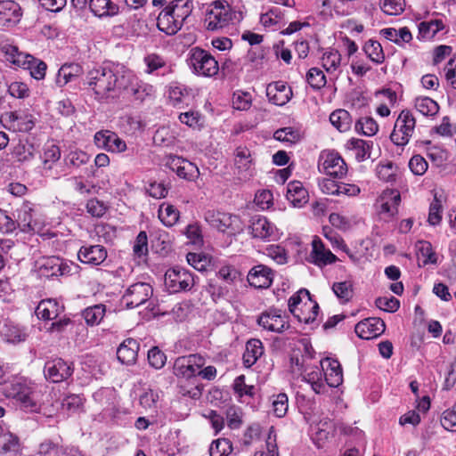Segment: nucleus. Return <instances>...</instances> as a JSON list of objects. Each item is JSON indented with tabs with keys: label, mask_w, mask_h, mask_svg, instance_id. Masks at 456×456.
Here are the masks:
<instances>
[{
	"label": "nucleus",
	"mask_w": 456,
	"mask_h": 456,
	"mask_svg": "<svg viewBox=\"0 0 456 456\" xmlns=\"http://www.w3.org/2000/svg\"><path fill=\"white\" fill-rule=\"evenodd\" d=\"M205 219L212 227L222 232H228L233 233L240 228L239 217L228 213L208 211L205 214Z\"/></svg>",
	"instance_id": "obj_11"
},
{
	"label": "nucleus",
	"mask_w": 456,
	"mask_h": 456,
	"mask_svg": "<svg viewBox=\"0 0 456 456\" xmlns=\"http://www.w3.org/2000/svg\"><path fill=\"white\" fill-rule=\"evenodd\" d=\"M444 28L441 20H434L430 21H423L419 25V33L422 38L430 39L436 36L437 32Z\"/></svg>",
	"instance_id": "obj_39"
},
{
	"label": "nucleus",
	"mask_w": 456,
	"mask_h": 456,
	"mask_svg": "<svg viewBox=\"0 0 456 456\" xmlns=\"http://www.w3.org/2000/svg\"><path fill=\"white\" fill-rule=\"evenodd\" d=\"M106 308L102 304L94 305L86 308L82 312V316L88 325H98L105 315Z\"/></svg>",
	"instance_id": "obj_37"
},
{
	"label": "nucleus",
	"mask_w": 456,
	"mask_h": 456,
	"mask_svg": "<svg viewBox=\"0 0 456 456\" xmlns=\"http://www.w3.org/2000/svg\"><path fill=\"white\" fill-rule=\"evenodd\" d=\"M341 55L338 51H330L323 53L322 66L327 71L336 69L340 63Z\"/></svg>",
	"instance_id": "obj_63"
},
{
	"label": "nucleus",
	"mask_w": 456,
	"mask_h": 456,
	"mask_svg": "<svg viewBox=\"0 0 456 456\" xmlns=\"http://www.w3.org/2000/svg\"><path fill=\"white\" fill-rule=\"evenodd\" d=\"M1 392L6 397L16 399L24 409L29 411H36L40 404L39 393L36 388L18 379L3 382Z\"/></svg>",
	"instance_id": "obj_2"
},
{
	"label": "nucleus",
	"mask_w": 456,
	"mask_h": 456,
	"mask_svg": "<svg viewBox=\"0 0 456 456\" xmlns=\"http://www.w3.org/2000/svg\"><path fill=\"white\" fill-rule=\"evenodd\" d=\"M385 329L386 325L382 319L371 317L359 322L354 327V331L359 338L370 339L380 336Z\"/></svg>",
	"instance_id": "obj_15"
},
{
	"label": "nucleus",
	"mask_w": 456,
	"mask_h": 456,
	"mask_svg": "<svg viewBox=\"0 0 456 456\" xmlns=\"http://www.w3.org/2000/svg\"><path fill=\"white\" fill-rule=\"evenodd\" d=\"M83 405V398L78 395H69L62 399L61 407L69 412H76Z\"/></svg>",
	"instance_id": "obj_62"
},
{
	"label": "nucleus",
	"mask_w": 456,
	"mask_h": 456,
	"mask_svg": "<svg viewBox=\"0 0 456 456\" xmlns=\"http://www.w3.org/2000/svg\"><path fill=\"white\" fill-rule=\"evenodd\" d=\"M77 257L84 264L99 265L106 259L107 250L102 245L84 246L80 248Z\"/></svg>",
	"instance_id": "obj_20"
},
{
	"label": "nucleus",
	"mask_w": 456,
	"mask_h": 456,
	"mask_svg": "<svg viewBox=\"0 0 456 456\" xmlns=\"http://www.w3.org/2000/svg\"><path fill=\"white\" fill-rule=\"evenodd\" d=\"M232 452V444L226 438L213 441L209 448L210 456H228Z\"/></svg>",
	"instance_id": "obj_43"
},
{
	"label": "nucleus",
	"mask_w": 456,
	"mask_h": 456,
	"mask_svg": "<svg viewBox=\"0 0 456 456\" xmlns=\"http://www.w3.org/2000/svg\"><path fill=\"white\" fill-rule=\"evenodd\" d=\"M252 98L249 93L238 92L233 94L232 106L239 110H247L250 108Z\"/></svg>",
	"instance_id": "obj_55"
},
{
	"label": "nucleus",
	"mask_w": 456,
	"mask_h": 456,
	"mask_svg": "<svg viewBox=\"0 0 456 456\" xmlns=\"http://www.w3.org/2000/svg\"><path fill=\"white\" fill-rule=\"evenodd\" d=\"M264 354L263 344L259 339H249L246 344V350L243 354V362L246 367H251L257 359Z\"/></svg>",
	"instance_id": "obj_31"
},
{
	"label": "nucleus",
	"mask_w": 456,
	"mask_h": 456,
	"mask_svg": "<svg viewBox=\"0 0 456 456\" xmlns=\"http://www.w3.org/2000/svg\"><path fill=\"white\" fill-rule=\"evenodd\" d=\"M131 73L119 65L109 63L94 67L86 75V84L97 100L108 99L126 89L131 80Z\"/></svg>",
	"instance_id": "obj_1"
},
{
	"label": "nucleus",
	"mask_w": 456,
	"mask_h": 456,
	"mask_svg": "<svg viewBox=\"0 0 456 456\" xmlns=\"http://www.w3.org/2000/svg\"><path fill=\"white\" fill-rule=\"evenodd\" d=\"M194 277L187 270L175 267L167 271L165 274V285L171 293L181 290H189L194 285Z\"/></svg>",
	"instance_id": "obj_7"
},
{
	"label": "nucleus",
	"mask_w": 456,
	"mask_h": 456,
	"mask_svg": "<svg viewBox=\"0 0 456 456\" xmlns=\"http://www.w3.org/2000/svg\"><path fill=\"white\" fill-rule=\"evenodd\" d=\"M176 175L185 180L192 181L199 176L200 171L195 164L184 159L179 169H177Z\"/></svg>",
	"instance_id": "obj_48"
},
{
	"label": "nucleus",
	"mask_w": 456,
	"mask_h": 456,
	"mask_svg": "<svg viewBox=\"0 0 456 456\" xmlns=\"http://www.w3.org/2000/svg\"><path fill=\"white\" fill-rule=\"evenodd\" d=\"M325 379L330 387H337L343 381L340 363L337 360L326 359L322 363Z\"/></svg>",
	"instance_id": "obj_25"
},
{
	"label": "nucleus",
	"mask_w": 456,
	"mask_h": 456,
	"mask_svg": "<svg viewBox=\"0 0 456 456\" xmlns=\"http://www.w3.org/2000/svg\"><path fill=\"white\" fill-rule=\"evenodd\" d=\"M3 334L5 340L12 344H18L25 341L28 336L24 330L14 325H5Z\"/></svg>",
	"instance_id": "obj_44"
},
{
	"label": "nucleus",
	"mask_w": 456,
	"mask_h": 456,
	"mask_svg": "<svg viewBox=\"0 0 456 456\" xmlns=\"http://www.w3.org/2000/svg\"><path fill=\"white\" fill-rule=\"evenodd\" d=\"M34 138L29 135L20 137L17 144L12 149V155L20 162L28 161L37 151L38 145L33 142Z\"/></svg>",
	"instance_id": "obj_21"
},
{
	"label": "nucleus",
	"mask_w": 456,
	"mask_h": 456,
	"mask_svg": "<svg viewBox=\"0 0 456 456\" xmlns=\"http://www.w3.org/2000/svg\"><path fill=\"white\" fill-rule=\"evenodd\" d=\"M61 157V151L58 146L51 145L48 147L45 152L43 157V164L45 170H51L53 163L59 160Z\"/></svg>",
	"instance_id": "obj_58"
},
{
	"label": "nucleus",
	"mask_w": 456,
	"mask_h": 456,
	"mask_svg": "<svg viewBox=\"0 0 456 456\" xmlns=\"http://www.w3.org/2000/svg\"><path fill=\"white\" fill-rule=\"evenodd\" d=\"M312 247L310 257L314 265L322 267L336 262L337 256L330 249L325 248L320 239H314L312 242Z\"/></svg>",
	"instance_id": "obj_22"
},
{
	"label": "nucleus",
	"mask_w": 456,
	"mask_h": 456,
	"mask_svg": "<svg viewBox=\"0 0 456 456\" xmlns=\"http://www.w3.org/2000/svg\"><path fill=\"white\" fill-rule=\"evenodd\" d=\"M428 162L420 155H414L409 161V167L414 175H422L428 169Z\"/></svg>",
	"instance_id": "obj_64"
},
{
	"label": "nucleus",
	"mask_w": 456,
	"mask_h": 456,
	"mask_svg": "<svg viewBox=\"0 0 456 456\" xmlns=\"http://www.w3.org/2000/svg\"><path fill=\"white\" fill-rule=\"evenodd\" d=\"M355 130L366 136H372L378 132L379 126L372 118L363 117L355 123Z\"/></svg>",
	"instance_id": "obj_45"
},
{
	"label": "nucleus",
	"mask_w": 456,
	"mask_h": 456,
	"mask_svg": "<svg viewBox=\"0 0 456 456\" xmlns=\"http://www.w3.org/2000/svg\"><path fill=\"white\" fill-rule=\"evenodd\" d=\"M375 305L380 310L389 313H395V311L398 310L400 306V302L397 298L394 297H380L376 299Z\"/></svg>",
	"instance_id": "obj_57"
},
{
	"label": "nucleus",
	"mask_w": 456,
	"mask_h": 456,
	"mask_svg": "<svg viewBox=\"0 0 456 456\" xmlns=\"http://www.w3.org/2000/svg\"><path fill=\"white\" fill-rule=\"evenodd\" d=\"M130 90L134 100L140 102L145 101L146 98L151 97L154 93L152 86L142 82H136L135 84L131 83Z\"/></svg>",
	"instance_id": "obj_42"
},
{
	"label": "nucleus",
	"mask_w": 456,
	"mask_h": 456,
	"mask_svg": "<svg viewBox=\"0 0 456 456\" xmlns=\"http://www.w3.org/2000/svg\"><path fill=\"white\" fill-rule=\"evenodd\" d=\"M20 444L17 436L5 432L0 427V453L13 452L14 454H20Z\"/></svg>",
	"instance_id": "obj_32"
},
{
	"label": "nucleus",
	"mask_w": 456,
	"mask_h": 456,
	"mask_svg": "<svg viewBox=\"0 0 456 456\" xmlns=\"http://www.w3.org/2000/svg\"><path fill=\"white\" fill-rule=\"evenodd\" d=\"M398 167L392 162L388 161L386 164H379L377 167V175L380 180L387 183H393L396 179Z\"/></svg>",
	"instance_id": "obj_46"
},
{
	"label": "nucleus",
	"mask_w": 456,
	"mask_h": 456,
	"mask_svg": "<svg viewBox=\"0 0 456 456\" xmlns=\"http://www.w3.org/2000/svg\"><path fill=\"white\" fill-rule=\"evenodd\" d=\"M416 126V119L408 110L400 112L390 134L391 141L398 145H406L411 137Z\"/></svg>",
	"instance_id": "obj_6"
},
{
	"label": "nucleus",
	"mask_w": 456,
	"mask_h": 456,
	"mask_svg": "<svg viewBox=\"0 0 456 456\" xmlns=\"http://www.w3.org/2000/svg\"><path fill=\"white\" fill-rule=\"evenodd\" d=\"M46 69L47 66L43 61L34 57L33 61L29 62V65H27L25 69L29 71V74L32 77L39 80L45 77Z\"/></svg>",
	"instance_id": "obj_59"
},
{
	"label": "nucleus",
	"mask_w": 456,
	"mask_h": 456,
	"mask_svg": "<svg viewBox=\"0 0 456 456\" xmlns=\"http://www.w3.org/2000/svg\"><path fill=\"white\" fill-rule=\"evenodd\" d=\"M5 53L9 61L24 69L34 60V56L19 51L18 47L14 45H7L5 47Z\"/></svg>",
	"instance_id": "obj_33"
},
{
	"label": "nucleus",
	"mask_w": 456,
	"mask_h": 456,
	"mask_svg": "<svg viewBox=\"0 0 456 456\" xmlns=\"http://www.w3.org/2000/svg\"><path fill=\"white\" fill-rule=\"evenodd\" d=\"M332 290L338 298L345 301H349L353 297V288L350 281L335 282Z\"/></svg>",
	"instance_id": "obj_56"
},
{
	"label": "nucleus",
	"mask_w": 456,
	"mask_h": 456,
	"mask_svg": "<svg viewBox=\"0 0 456 456\" xmlns=\"http://www.w3.org/2000/svg\"><path fill=\"white\" fill-rule=\"evenodd\" d=\"M94 142L97 147L112 152H122L126 149V142L109 130L97 132L94 134Z\"/></svg>",
	"instance_id": "obj_17"
},
{
	"label": "nucleus",
	"mask_w": 456,
	"mask_h": 456,
	"mask_svg": "<svg viewBox=\"0 0 456 456\" xmlns=\"http://www.w3.org/2000/svg\"><path fill=\"white\" fill-rule=\"evenodd\" d=\"M83 68L78 63L71 62L63 64L56 76V84L62 87L68 83L83 74Z\"/></svg>",
	"instance_id": "obj_27"
},
{
	"label": "nucleus",
	"mask_w": 456,
	"mask_h": 456,
	"mask_svg": "<svg viewBox=\"0 0 456 456\" xmlns=\"http://www.w3.org/2000/svg\"><path fill=\"white\" fill-rule=\"evenodd\" d=\"M63 311V307L54 299L42 300L36 310L38 318L43 320H54Z\"/></svg>",
	"instance_id": "obj_30"
},
{
	"label": "nucleus",
	"mask_w": 456,
	"mask_h": 456,
	"mask_svg": "<svg viewBox=\"0 0 456 456\" xmlns=\"http://www.w3.org/2000/svg\"><path fill=\"white\" fill-rule=\"evenodd\" d=\"M266 96L269 102L282 106L292 97V90L282 81L270 83L266 87Z\"/></svg>",
	"instance_id": "obj_19"
},
{
	"label": "nucleus",
	"mask_w": 456,
	"mask_h": 456,
	"mask_svg": "<svg viewBox=\"0 0 456 456\" xmlns=\"http://www.w3.org/2000/svg\"><path fill=\"white\" fill-rule=\"evenodd\" d=\"M159 218L166 226H172L178 221L179 211L172 205L162 204L159 208Z\"/></svg>",
	"instance_id": "obj_38"
},
{
	"label": "nucleus",
	"mask_w": 456,
	"mask_h": 456,
	"mask_svg": "<svg viewBox=\"0 0 456 456\" xmlns=\"http://www.w3.org/2000/svg\"><path fill=\"white\" fill-rule=\"evenodd\" d=\"M289 309L299 322L310 323L315 320L319 305L316 302L313 304L310 292L302 289L289 298Z\"/></svg>",
	"instance_id": "obj_3"
},
{
	"label": "nucleus",
	"mask_w": 456,
	"mask_h": 456,
	"mask_svg": "<svg viewBox=\"0 0 456 456\" xmlns=\"http://www.w3.org/2000/svg\"><path fill=\"white\" fill-rule=\"evenodd\" d=\"M348 149L354 151L356 159L361 162L370 157L371 142H367L358 138H352L347 142Z\"/></svg>",
	"instance_id": "obj_36"
},
{
	"label": "nucleus",
	"mask_w": 456,
	"mask_h": 456,
	"mask_svg": "<svg viewBox=\"0 0 456 456\" xmlns=\"http://www.w3.org/2000/svg\"><path fill=\"white\" fill-rule=\"evenodd\" d=\"M158 28L167 35H175L183 25L172 15L170 10L166 7L159 14L157 20Z\"/></svg>",
	"instance_id": "obj_28"
},
{
	"label": "nucleus",
	"mask_w": 456,
	"mask_h": 456,
	"mask_svg": "<svg viewBox=\"0 0 456 456\" xmlns=\"http://www.w3.org/2000/svg\"><path fill=\"white\" fill-rule=\"evenodd\" d=\"M88 6L94 16L99 18L114 17L119 12V7L111 0H89Z\"/></svg>",
	"instance_id": "obj_24"
},
{
	"label": "nucleus",
	"mask_w": 456,
	"mask_h": 456,
	"mask_svg": "<svg viewBox=\"0 0 456 456\" xmlns=\"http://www.w3.org/2000/svg\"><path fill=\"white\" fill-rule=\"evenodd\" d=\"M249 229L253 238L264 241H274L279 239L277 228L265 216H254Z\"/></svg>",
	"instance_id": "obj_10"
},
{
	"label": "nucleus",
	"mask_w": 456,
	"mask_h": 456,
	"mask_svg": "<svg viewBox=\"0 0 456 456\" xmlns=\"http://www.w3.org/2000/svg\"><path fill=\"white\" fill-rule=\"evenodd\" d=\"M363 51L367 56L377 64L382 63L385 60L382 46L378 41H367L363 46Z\"/></svg>",
	"instance_id": "obj_40"
},
{
	"label": "nucleus",
	"mask_w": 456,
	"mask_h": 456,
	"mask_svg": "<svg viewBox=\"0 0 456 456\" xmlns=\"http://www.w3.org/2000/svg\"><path fill=\"white\" fill-rule=\"evenodd\" d=\"M73 370L71 363L65 362L61 358H57L45 363L44 374L46 379L53 383H59L71 377Z\"/></svg>",
	"instance_id": "obj_12"
},
{
	"label": "nucleus",
	"mask_w": 456,
	"mask_h": 456,
	"mask_svg": "<svg viewBox=\"0 0 456 456\" xmlns=\"http://www.w3.org/2000/svg\"><path fill=\"white\" fill-rule=\"evenodd\" d=\"M172 15L183 25L185 20L191 12V4L190 0H175L170 5L167 6Z\"/></svg>",
	"instance_id": "obj_35"
},
{
	"label": "nucleus",
	"mask_w": 456,
	"mask_h": 456,
	"mask_svg": "<svg viewBox=\"0 0 456 456\" xmlns=\"http://www.w3.org/2000/svg\"><path fill=\"white\" fill-rule=\"evenodd\" d=\"M441 424L446 430L456 432V403L452 409L444 411Z\"/></svg>",
	"instance_id": "obj_61"
},
{
	"label": "nucleus",
	"mask_w": 456,
	"mask_h": 456,
	"mask_svg": "<svg viewBox=\"0 0 456 456\" xmlns=\"http://www.w3.org/2000/svg\"><path fill=\"white\" fill-rule=\"evenodd\" d=\"M255 174L251 151L247 147H237L234 151V175L240 181L249 180Z\"/></svg>",
	"instance_id": "obj_9"
},
{
	"label": "nucleus",
	"mask_w": 456,
	"mask_h": 456,
	"mask_svg": "<svg viewBox=\"0 0 456 456\" xmlns=\"http://www.w3.org/2000/svg\"><path fill=\"white\" fill-rule=\"evenodd\" d=\"M139 343L134 338L125 339L117 350V357L123 364L130 365L137 359Z\"/></svg>",
	"instance_id": "obj_23"
},
{
	"label": "nucleus",
	"mask_w": 456,
	"mask_h": 456,
	"mask_svg": "<svg viewBox=\"0 0 456 456\" xmlns=\"http://www.w3.org/2000/svg\"><path fill=\"white\" fill-rule=\"evenodd\" d=\"M322 160L319 167L332 178H341L346 174V165L344 159L335 152L324 153L321 156Z\"/></svg>",
	"instance_id": "obj_14"
},
{
	"label": "nucleus",
	"mask_w": 456,
	"mask_h": 456,
	"mask_svg": "<svg viewBox=\"0 0 456 456\" xmlns=\"http://www.w3.org/2000/svg\"><path fill=\"white\" fill-rule=\"evenodd\" d=\"M285 318L286 316L281 315V311L270 310L263 313L259 316L257 322L267 330L281 333L289 327Z\"/></svg>",
	"instance_id": "obj_16"
},
{
	"label": "nucleus",
	"mask_w": 456,
	"mask_h": 456,
	"mask_svg": "<svg viewBox=\"0 0 456 456\" xmlns=\"http://www.w3.org/2000/svg\"><path fill=\"white\" fill-rule=\"evenodd\" d=\"M152 293L153 289L149 283L136 282L126 290L122 297V303L126 308H135L148 301Z\"/></svg>",
	"instance_id": "obj_8"
},
{
	"label": "nucleus",
	"mask_w": 456,
	"mask_h": 456,
	"mask_svg": "<svg viewBox=\"0 0 456 456\" xmlns=\"http://www.w3.org/2000/svg\"><path fill=\"white\" fill-rule=\"evenodd\" d=\"M288 401V396L284 393L273 395V411L277 417L282 418L286 415L289 408Z\"/></svg>",
	"instance_id": "obj_52"
},
{
	"label": "nucleus",
	"mask_w": 456,
	"mask_h": 456,
	"mask_svg": "<svg viewBox=\"0 0 456 456\" xmlns=\"http://www.w3.org/2000/svg\"><path fill=\"white\" fill-rule=\"evenodd\" d=\"M148 361L153 368L161 369L166 363L167 356L157 346H154L148 352Z\"/></svg>",
	"instance_id": "obj_60"
},
{
	"label": "nucleus",
	"mask_w": 456,
	"mask_h": 456,
	"mask_svg": "<svg viewBox=\"0 0 456 456\" xmlns=\"http://www.w3.org/2000/svg\"><path fill=\"white\" fill-rule=\"evenodd\" d=\"M37 269L41 277L50 278L53 276L69 274L72 270L70 266L57 256L43 257L37 261Z\"/></svg>",
	"instance_id": "obj_13"
},
{
	"label": "nucleus",
	"mask_w": 456,
	"mask_h": 456,
	"mask_svg": "<svg viewBox=\"0 0 456 456\" xmlns=\"http://www.w3.org/2000/svg\"><path fill=\"white\" fill-rule=\"evenodd\" d=\"M382 11L388 15H398L403 12L404 0H382L380 5Z\"/></svg>",
	"instance_id": "obj_54"
},
{
	"label": "nucleus",
	"mask_w": 456,
	"mask_h": 456,
	"mask_svg": "<svg viewBox=\"0 0 456 456\" xmlns=\"http://www.w3.org/2000/svg\"><path fill=\"white\" fill-rule=\"evenodd\" d=\"M442 220V201L437 198L436 193L434 196V200L429 206V213L428 222L430 225H437Z\"/></svg>",
	"instance_id": "obj_51"
},
{
	"label": "nucleus",
	"mask_w": 456,
	"mask_h": 456,
	"mask_svg": "<svg viewBox=\"0 0 456 456\" xmlns=\"http://www.w3.org/2000/svg\"><path fill=\"white\" fill-rule=\"evenodd\" d=\"M188 64L198 75L213 77L219 70L218 61L207 51L193 47L189 52Z\"/></svg>",
	"instance_id": "obj_5"
},
{
	"label": "nucleus",
	"mask_w": 456,
	"mask_h": 456,
	"mask_svg": "<svg viewBox=\"0 0 456 456\" xmlns=\"http://www.w3.org/2000/svg\"><path fill=\"white\" fill-rule=\"evenodd\" d=\"M306 80L314 89H321L326 85V77L318 68H312L308 70Z\"/></svg>",
	"instance_id": "obj_50"
},
{
	"label": "nucleus",
	"mask_w": 456,
	"mask_h": 456,
	"mask_svg": "<svg viewBox=\"0 0 456 456\" xmlns=\"http://www.w3.org/2000/svg\"><path fill=\"white\" fill-rule=\"evenodd\" d=\"M232 17V8L225 0L214 1L206 10L205 27L208 31H217L227 27Z\"/></svg>",
	"instance_id": "obj_4"
},
{
	"label": "nucleus",
	"mask_w": 456,
	"mask_h": 456,
	"mask_svg": "<svg viewBox=\"0 0 456 456\" xmlns=\"http://www.w3.org/2000/svg\"><path fill=\"white\" fill-rule=\"evenodd\" d=\"M65 161L67 165L78 168L90 161V156L83 151L76 150L65 157Z\"/></svg>",
	"instance_id": "obj_49"
},
{
	"label": "nucleus",
	"mask_w": 456,
	"mask_h": 456,
	"mask_svg": "<svg viewBox=\"0 0 456 456\" xmlns=\"http://www.w3.org/2000/svg\"><path fill=\"white\" fill-rule=\"evenodd\" d=\"M417 249L419 259L422 260L423 265L436 263L437 258L430 242L425 240L419 241L417 244Z\"/></svg>",
	"instance_id": "obj_41"
},
{
	"label": "nucleus",
	"mask_w": 456,
	"mask_h": 456,
	"mask_svg": "<svg viewBox=\"0 0 456 456\" xmlns=\"http://www.w3.org/2000/svg\"><path fill=\"white\" fill-rule=\"evenodd\" d=\"M273 273L271 268L264 265L254 266L248 274V283L257 289H266L272 285Z\"/></svg>",
	"instance_id": "obj_18"
},
{
	"label": "nucleus",
	"mask_w": 456,
	"mask_h": 456,
	"mask_svg": "<svg viewBox=\"0 0 456 456\" xmlns=\"http://www.w3.org/2000/svg\"><path fill=\"white\" fill-rule=\"evenodd\" d=\"M416 109L425 116H433L439 110V106L429 97L419 98L415 103Z\"/></svg>",
	"instance_id": "obj_47"
},
{
	"label": "nucleus",
	"mask_w": 456,
	"mask_h": 456,
	"mask_svg": "<svg viewBox=\"0 0 456 456\" xmlns=\"http://www.w3.org/2000/svg\"><path fill=\"white\" fill-rule=\"evenodd\" d=\"M330 121L339 132H346L351 128L353 119L350 113L343 109L333 111L330 116Z\"/></svg>",
	"instance_id": "obj_34"
},
{
	"label": "nucleus",
	"mask_w": 456,
	"mask_h": 456,
	"mask_svg": "<svg viewBox=\"0 0 456 456\" xmlns=\"http://www.w3.org/2000/svg\"><path fill=\"white\" fill-rule=\"evenodd\" d=\"M286 197L294 207H301L307 202L308 192L299 181L289 183Z\"/></svg>",
	"instance_id": "obj_29"
},
{
	"label": "nucleus",
	"mask_w": 456,
	"mask_h": 456,
	"mask_svg": "<svg viewBox=\"0 0 456 456\" xmlns=\"http://www.w3.org/2000/svg\"><path fill=\"white\" fill-rule=\"evenodd\" d=\"M174 373L176 376L183 377V378H191L196 376L197 374L190 366V363L187 360L182 358L181 356L176 358L174 363Z\"/></svg>",
	"instance_id": "obj_53"
},
{
	"label": "nucleus",
	"mask_w": 456,
	"mask_h": 456,
	"mask_svg": "<svg viewBox=\"0 0 456 456\" xmlns=\"http://www.w3.org/2000/svg\"><path fill=\"white\" fill-rule=\"evenodd\" d=\"M20 16L18 4L14 1H0V26L16 23Z\"/></svg>",
	"instance_id": "obj_26"
}]
</instances>
